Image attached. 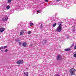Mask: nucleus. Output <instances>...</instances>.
<instances>
[{"label":"nucleus","instance_id":"8","mask_svg":"<svg viewBox=\"0 0 76 76\" xmlns=\"http://www.w3.org/2000/svg\"><path fill=\"white\" fill-rule=\"evenodd\" d=\"M24 34V31H21L20 32V35H22Z\"/></svg>","mask_w":76,"mask_h":76},{"label":"nucleus","instance_id":"16","mask_svg":"<svg viewBox=\"0 0 76 76\" xmlns=\"http://www.w3.org/2000/svg\"><path fill=\"white\" fill-rule=\"evenodd\" d=\"M12 0H8V3H10L12 1Z\"/></svg>","mask_w":76,"mask_h":76},{"label":"nucleus","instance_id":"3","mask_svg":"<svg viewBox=\"0 0 76 76\" xmlns=\"http://www.w3.org/2000/svg\"><path fill=\"white\" fill-rule=\"evenodd\" d=\"M23 62V60H19L17 62V63L18 64H22Z\"/></svg>","mask_w":76,"mask_h":76},{"label":"nucleus","instance_id":"13","mask_svg":"<svg viewBox=\"0 0 76 76\" xmlns=\"http://www.w3.org/2000/svg\"><path fill=\"white\" fill-rule=\"evenodd\" d=\"M56 25H57V24H56V23H55L54 24H53V27H55V26H56Z\"/></svg>","mask_w":76,"mask_h":76},{"label":"nucleus","instance_id":"4","mask_svg":"<svg viewBox=\"0 0 76 76\" xmlns=\"http://www.w3.org/2000/svg\"><path fill=\"white\" fill-rule=\"evenodd\" d=\"M57 60H60L62 58V56L60 55H58L57 57Z\"/></svg>","mask_w":76,"mask_h":76},{"label":"nucleus","instance_id":"2","mask_svg":"<svg viewBox=\"0 0 76 76\" xmlns=\"http://www.w3.org/2000/svg\"><path fill=\"white\" fill-rule=\"evenodd\" d=\"M76 69L75 68H72L69 70V72L70 73L71 75L73 76L75 75V72H76Z\"/></svg>","mask_w":76,"mask_h":76},{"label":"nucleus","instance_id":"12","mask_svg":"<svg viewBox=\"0 0 76 76\" xmlns=\"http://www.w3.org/2000/svg\"><path fill=\"white\" fill-rule=\"evenodd\" d=\"M15 41L16 42H19V39H15Z\"/></svg>","mask_w":76,"mask_h":76},{"label":"nucleus","instance_id":"15","mask_svg":"<svg viewBox=\"0 0 76 76\" xmlns=\"http://www.w3.org/2000/svg\"><path fill=\"white\" fill-rule=\"evenodd\" d=\"M42 11V10H40L39 11H37V12H38V13H40V12H41Z\"/></svg>","mask_w":76,"mask_h":76},{"label":"nucleus","instance_id":"17","mask_svg":"<svg viewBox=\"0 0 76 76\" xmlns=\"http://www.w3.org/2000/svg\"><path fill=\"white\" fill-rule=\"evenodd\" d=\"M0 49H4V47L2 46L0 47Z\"/></svg>","mask_w":76,"mask_h":76},{"label":"nucleus","instance_id":"25","mask_svg":"<svg viewBox=\"0 0 76 76\" xmlns=\"http://www.w3.org/2000/svg\"><path fill=\"white\" fill-rule=\"evenodd\" d=\"M56 0V1H60V0Z\"/></svg>","mask_w":76,"mask_h":76},{"label":"nucleus","instance_id":"24","mask_svg":"<svg viewBox=\"0 0 76 76\" xmlns=\"http://www.w3.org/2000/svg\"><path fill=\"white\" fill-rule=\"evenodd\" d=\"M1 51H2V52H3V50H1Z\"/></svg>","mask_w":76,"mask_h":76},{"label":"nucleus","instance_id":"14","mask_svg":"<svg viewBox=\"0 0 76 76\" xmlns=\"http://www.w3.org/2000/svg\"><path fill=\"white\" fill-rule=\"evenodd\" d=\"M31 34V31H28V35H30Z\"/></svg>","mask_w":76,"mask_h":76},{"label":"nucleus","instance_id":"22","mask_svg":"<svg viewBox=\"0 0 76 76\" xmlns=\"http://www.w3.org/2000/svg\"><path fill=\"white\" fill-rule=\"evenodd\" d=\"M8 51V50H7V49H6L5 50V52H7Z\"/></svg>","mask_w":76,"mask_h":76},{"label":"nucleus","instance_id":"6","mask_svg":"<svg viewBox=\"0 0 76 76\" xmlns=\"http://www.w3.org/2000/svg\"><path fill=\"white\" fill-rule=\"evenodd\" d=\"M4 30H5L4 28L3 27H2V28L0 27V32H3V31H4Z\"/></svg>","mask_w":76,"mask_h":76},{"label":"nucleus","instance_id":"18","mask_svg":"<svg viewBox=\"0 0 76 76\" xmlns=\"http://www.w3.org/2000/svg\"><path fill=\"white\" fill-rule=\"evenodd\" d=\"M30 24L31 25H32V26L34 25V24L32 23H30Z\"/></svg>","mask_w":76,"mask_h":76},{"label":"nucleus","instance_id":"23","mask_svg":"<svg viewBox=\"0 0 76 76\" xmlns=\"http://www.w3.org/2000/svg\"><path fill=\"white\" fill-rule=\"evenodd\" d=\"M45 1L46 2H48V0H45Z\"/></svg>","mask_w":76,"mask_h":76},{"label":"nucleus","instance_id":"20","mask_svg":"<svg viewBox=\"0 0 76 76\" xmlns=\"http://www.w3.org/2000/svg\"><path fill=\"white\" fill-rule=\"evenodd\" d=\"M21 44H22V43H21V42H19V45H21Z\"/></svg>","mask_w":76,"mask_h":76},{"label":"nucleus","instance_id":"1","mask_svg":"<svg viewBox=\"0 0 76 76\" xmlns=\"http://www.w3.org/2000/svg\"><path fill=\"white\" fill-rule=\"evenodd\" d=\"M59 26L56 29V31L58 32H61L62 30V25L61 24V22H60L58 24Z\"/></svg>","mask_w":76,"mask_h":76},{"label":"nucleus","instance_id":"7","mask_svg":"<svg viewBox=\"0 0 76 76\" xmlns=\"http://www.w3.org/2000/svg\"><path fill=\"white\" fill-rule=\"evenodd\" d=\"M27 45V42H25L24 43H23L22 44V46L23 47H26V46Z\"/></svg>","mask_w":76,"mask_h":76},{"label":"nucleus","instance_id":"9","mask_svg":"<svg viewBox=\"0 0 76 76\" xmlns=\"http://www.w3.org/2000/svg\"><path fill=\"white\" fill-rule=\"evenodd\" d=\"M24 75L26 76H28V72H24Z\"/></svg>","mask_w":76,"mask_h":76},{"label":"nucleus","instance_id":"26","mask_svg":"<svg viewBox=\"0 0 76 76\" xmlns=\"http://www.w3.org/2000/svg\"><path fill=\"white\" fill-rule=\"evenodd\" d=\"M42 24H41V26H42Z\"/></svg>","mask_w":76,"mask_h":76},{"label":"nucleus","instance_id":"21","mask_svg":"<svg viewBox=\"0 0 76 76\" xmlns=\"http://www.w3.org/2000/svg\"><path fill=\"white\" fill-rule=\"evenodd\" d=\"M74 57H76V54H74Z\"/></svg>","mask_w":76,"mask_h":76},{"label":"nucleus","instance_id":"5","mask_svg":"<svg viewBox=\"0 0 76 76\" xmlns=\"http://www.w3.org/2000/svg\"><path fill=\"white\" fill-rule=\"evenodd\" d=\"M7 19H8V17L6 16L5 17H4L2 18V20L3 22H6V21H7Z\"/></svg>","mask_w":76,"mask_h":76},{"label":"nucleus","instance_id":"19","mask_svg":"<svg viewBox=\"0 0 76 76\" xmlns=\"http://www.w3.org/2000/svg\"><path fill=\"white\" fill-rule=\"evenodd\" d=\"M7 47V46H5L4 47V48H6Z\"/></svg>","mask_w":76,"mask_h":76},{"label":"nucleus","instance_id":"10","mask_svg":"<svg viewBox=\"0 0 76 76\" xmlns=\"http://www.w3.org/2000/svg\"><path fill=\"white\" fill-rule=\"evenodd\" d=\"M70 48L66 49H65V51H70Z\"/></svg>","mask_w":76,"mask_h":76},{"label":"nucleus","instance_id":"11","mask_svg":"<svg viewBox=\"0 0 76 76\" xmlns=\"http://www.w3.org/2000/svg\"><path fill=\"white\" fill-rule=\"evenodd\" d=\"M10 6L9 5H8L6 7V8L7 9V10H9V9H10Z\"/></svg>","mask_w":76,"mask_h":76}]
</instances>
